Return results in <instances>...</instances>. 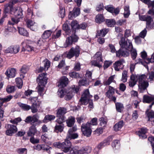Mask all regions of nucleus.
I'll list each match as a JSON object with an SVG mask.
<instances>
[{"mask_svg": "<svg viewBox=\"0 0 154 154\" xmlns=\"http://www.w3.org/2000/svg\"><path fill=\"white\" fill-rule=\"evenodd\" d=\"M119 44L122 48H125L129 51H131V58L133 60H134L137 55V51L135 49H133L132 42L130 40L127 39L126 41L125 38L123 37L121 38L119 42Z\"/></svg>", "mask_w": 154, "mask_h": 154, "instance_id": "1", "label": "nucleus"}, {"mask_svg": "<svg viewBox=\"0 0 154 154\" xmlns=\"http://www.w3.org/2000/svg\"><path fill=\"white\" fill-rule=\"evenodd\" d=\"M92 97V95L90 94L89 90L86 89L85 90L80 100L81 103L86 105L89 102V107L90 108H93V104L92 101L90 99Z\"/></svg>", "mask_w": 154, "mask_h": 154, "instance_id": "2", "label": "nucleus"}, {"mask_svg": "<svg viewBox=\"0 0 154 154\" xmlns=\"http://www.w3.org/2000/svg\"><path fill=\"white\" fill-rule=\"evenodd\" d=\"M138 78L139 90L141 92H143L148 87L149 83L146 81L147 76L144 75H142L137 76Z\"/></svg>", "mask_w": 154, "mask_h": 154, "instance_id": "3", "label": "nucleus"}, {"mask_svg": "<svg viewBox=\"0 0 154 154\" xmlns=\"http://www.w3.org/2000/svg\"><path fill=\"white\" fill-rule=\"evenodd\" d=\"M55 147L59 148H62V150L65 153L68 152L70 150L71 146V143L69 140L66 138L65 141L62 143L60 142H55L53 144Z\"/></svg>", "mask_w": 154, "mask_h": 154, "instance_id": "4", "label": "nucleus"}, {"mask_svg": "<svg viewBox=\"0 0 154 154\" xmlns=\"http://www.w3.org/2000/svg\"><path fill=\"white\" fill-rule=\"evenodd\" d=\"M72 90V89L70 88L68 90L62 89L58 91V94L60 98L65 96V99L69 100L73 97L74 95Z\"/></svg>", "mask_w": 154, "mask_h": 154, "instance_id": "5", "label": "nucleus"}, {"mask_svg": "<svg viewBox=\"0 0 154 154\" xmlns=\"http://www.w3.org/2000/svg\"><path fill=\"white\" fill-rule=\"evenodd\" d=\"M94 58L96 60L91 61V65L99 68L102 67V64L100 63L103 62L101 53L100 52L97 53L94 56Z\"/></svg>", "mask_w": 154, "mask_h": 154, "instance_id": "6", "label": "nucleus"}, {"mask_svg": "<svg viewBox=\"0 0 154 154\" xmlns=\"http://www.w3.org/2000/svg\"><path fill=\"white\" fill-rule=\"evenodd\" d=\"M80 48L79 46H76L75 48H72L67 54L66 57L70 59L74 56L75 57H78L80 53Z\"/></svg>", "mask_w": 154, "mask_h": 154, "instance_id": "7", "label": "nucleus"}, {"mask_svg": "<svg viewBox=\"0 0 154 154\" xmlns=\"http://www.w3.org/2000/svg\"><path fill=\"white\" fill-rule=\"evenodd\" d=\"M139 19L141 21H146V28H152L153 27V22L150 16L143 15L139 16Z\"/></svg>", "mask_w": 154, "mask_h": 154, "instance_id": "8", "label": "nucleus"}, {"mask_svg": "<svg viewBox=\"0 0 154 154\" xmlns=\"http://www.w3.org/2000/svg\"><path fill=\"white\" fill-rule=\"evenodd\" d=\"M79 38L78 36L75 34L72 35L70 36H68L66 39L65 47H66L69 46L78 42Z\"/></svg>", "mask_w": 154, "mask_h": 154, "instance_id": "9", "label": "nucleus"}, {"mask_svg": "<svg viewBox=\"0 0 154 154\" xmlns=\"http://www.w3.org/2000/svg\"><path fill=\"white\" fill-rule=\"evenodd\" d=\"M91 124L87 122L85 124H83L81 126V129L83 134L85 136L89 137L91 133Z\"/></svg>", "mask_w": 154, "mask_h": 154, "instance_id": "10", "label": "nucleus"}, {"mask_svg": "<svg viewBox=\"0 0 154 154\" xmlns=\"http://www.w3.org/2000/svg\"><path fill=\"white\" fill-rule=\"evenodd\" d=\"M7 130L6 131V134L8 136H11L13 134L16 132L17 129L16 126L13 125L7 124L5 126Z\"/></svg>", "mask_w": 154, "mask_h": 154, "instance_id": "11", "label": "nucleus"}, {"mask_svg": "<svg viewBox=\"0 0 154 154\" xmlns=\"http://www.w3.org/2000/svg\"><path fill=\"white\" fill-rule=\"evenodd\" d=\"M30 100L32 103L30 109L33 113H35L37 112V108L39 106V103L37 100V98L36 97H33L31 98Z\"/></svg>", "mask_w": 154, "mask_h": 154, "instance_id": "12", "label": "nucleus"}, {"mask_svg": "<svg viewBox=\"0 0 154 154\" xmlns=\"http://www.w3.org/2000/svg\"><path fill=\"white\" fill-rule=\"evenodd\" d=\"M46 74L43 73L40 74L37 79V81L39 85H45L47 83V78L46 77Z\"/></svg>", "mask_w": 154, "mask_h": 154, "instance_id": "13", "label": "nucleus"}, {"mask_svg": "<svg viewBox=\"0 0 154 154\" xmlns=\"http://www.w3.org/2000/svg\"><path fill=\"white\" fill-rule=\"evenodd\" d=\"M125 63L124 60L123 59H120L116 61L113 65L114 68L115 70L119 71L120 69H122L124 66L123 64Z\"/></svg>", "mask_w": 154, "mask_h": 154, "instance_id": "14", "label": "nucleus"}, {"mask_svg": "<svg viewBox=\"0 0 154 154\" xmlns=\"http://www.w3.org/2000/svg\"><path fill=\"white\" fill-rule=\"evenodd\" d=\"M80 8H74L72 12H70L69 14L68 18L69 19H72L73 17H75L80 14Z\"/></svg>", "mask_w": 154, "mask_h": 154, "instance_id": "15", "label": "nucleus"}, {"mask_svg": "<svg viewBox=\"0 0 154 154\" xmlns=\"http://www.w3.org/2000/svg\"><path fill=\"white\" fill-rule=\"evenodd\" d=\"M38 116L36 115H34L32 116H29L26 117L25 121L27 123H30L32 124L38 122Z\"/></svg>", "mask_w": 154, "mask_h": 154, "instance_id": "16", "label": "nucleus"}, {"mask_svg": "<svg viewBox=\"0 0 154 154\" xmlns=\"http://www.w3.org/2000/svg\"><path fill=\"white\" fill-rule=\"evenodd\" d=\"M68 83V79L65 76H63L60 79L58 86L60 88L64 87L66 86Z\"/></svg>", "mask_w": 154, "mask_h": 154, "instance_id": "17", "label": "nucleus"}, {"mask_svg": "<svg viewBox=\"0 0 154 154\" xmlns=\"http://www.w3.org/2000/svg\"><path fill=\"white\" fill-rule=\"evenodd\" d=\"M50 61L48 60L45 59L42 62V64H43L44 67L41 66L39 69V71L42 72L44 70H48L50 67Z\"/></svg>", "mask_w": 154, "mask_h": 154, "instance_id": "18", "label": "nucleus"}, {"mask_svg": "<svg viewBox=\"0 0 154 154\" xmlns=\"http://www.w3.org/2000/svg\"><path fill=\"white\" fill-rule=\"evenodd\" d=\"M105 9L108 11L112 13L113 14L115 15L118 14L119 12V8H114L111 5H107L105 7Z\"/></svg>", "mask_w": 154, "mask_h": 154, "instance_id": "19", "label": "nucleus"}, {"mask_svg": "<svg viewBox=\"0 0 154 154\" xmlns=\"http://www.w3.org/2000/svg\"><path fill=\"white\" fill-rule=\"evenodd\" d=\"M13 10V5L11 4L7 5L5 6L4 10V17H6L7 16V14H8L11 12Z\"/></svg>", "mask_w": 154, "mask_h": 154, "instance_id": "20", "label": "nucleus"}, {"mask_svg": "<svg viewBox=\"0 0 154 154\" xmlns=\"http://www.w3.org/2000/svg\"><path fill=\"white\" fill-rule=\"evenodd\" d=\"M124 48L126 50L125 51H124L122 49H120L118 51L116 52V55L117 57H119L121 56L126 57L129 55V51L126 49L125 48Z\"/></svg>", "mask_w": 154, "mask_h": 154, "instance_id": "21", "label": "nucleus"}, {"mask_svg": "<svg viewBox=\"0 0 154 154\" xmlns=\"http://www.w3.org/2000/svg\"><path fill=\"white\" fill-rule=\"evenodd\" d=\"M16 70L14 68H9L5 72V74L8 77H14L16 75Z\"/></svg>", "mask_w": 154, "mask_h": 154, "instance_id": "22", "label": "nucleus"}, {"mask_svg": "<svg viewBox=\"0 0 154 154\" xmlns=\"http://www.w3.org/2000/svg\"><path fill=\"white\" fill-rule=\"evenodd\" d=\"M147 129L146 128H142L141 129L138 131V134L140 137L141 139H145L147 138V136L146 134L147 132Z\"/></svg>", "mask_w": 154, "mask_h": 154, "instance_id": "23", "label": "nucleus"}, {"mask_svg": "<svg viewBox=\"0 0 154 154\" xmlns=\"http://www.w3.org/2000/svg\"><path fill=\"white\" fill-rule=\"evenodd\" d=\"M27 26L32 30H35L37 28L36 24L33 21L28 20L26 22Z\"/></svg>", "mask_w": 154, "mask_h": 154, "instance_id": "24", "label": "nucleus"}, {"mask_svg": "<svg viewBox=\"0 0 154 154\" xmlns=\"http://www.w3.org/2000/svg\"><path fill=\"white\" fill-rule=\"evenodd\" d=\"M142 2H143L145 4H147L148 5L149 8L152 7V8L150 9L148 12V14L152 15H154V7H152V6H149V4L151 3L152 1H150V0H140Z\"/></svg>", "mask_w": 154, "mask_h": 154, "instance_id": "25", "label": "nucleus"}, {"mask_svg": "<svg viewBox=\"0 0 154 154\" xmlns=\"http://www.w3.org/2000/svg\"><path fill=\"white\" fill-rule=\"evenodd\" d=\"M66 112V109L63 107H60L57 110V116L59 117H64L63 116Z\"/></svg>", "mask_w": 154, "mask_h": 154, "instance_id": "26", "label": "nucleus"}, {"mask_svg": "<svg viewBox=\"0 0 154 154\" xmlns=\"http://www.w3.org/2000/svg\"><path fill=\"white\" fill-rule=\"evenodd\" d=\"M154 101V96L152 95L149 96L145 95L143 97V102L144 103H150L152 101Z\"/></svg>", "mask_w": 154, "mask_h": 154, "instance_id": "27", "label": "nucleus"}, {"mask_svg": "<svg viewBox=\"0 0 154 154\" xmlns=\"http://www.w3.org/2000/svg\"><path fill=\"white\" fill-rule=\"evenodd\" d=\"M36 131L35 127L34 125H32L29 128L27 132V135L28 136H33L35 135Z\"/></svg>", "mask_w": 154, "mask_h": 154, "instance_id": "28", "label": "nucleus"}, {"mask_svg": "<svg viewBox=\"0 0 154 154\" xmlns=\"http://www.w3.org/2000/svg\"><path fill=\"white\" fill-rule=\"evenodd\" d=\"M14 15L15 16L14 18H16V20H20V19L22 17V9L20 8L16 9L14 12Z\"/></svg>", "mask_w": 154, "mask_h": 154, "instance_id": "29", "label": "nucleus"}, {"mask_svg": "<svg viewBox=\"0 0 154 154\" xmlns=\"http://www.w3.org/2000/svg\"><path fill=\"white\" fill-rule=\"evenodd\" d=\"M71 129H69L67 134L66 138L68 140L75 139L78 137V135L76 133H73L71 132Z\"/></svg>", "mask_w": 154, "mask_h": 154, "instance_id": "30", "label": "nucleus"}, {"mask_svg": "<svg viewBox=\"0 0 154 154\" xmlns=\"http://www.w3.org/2000/svg\"><path fill=\"white\" fill-rule=\"evenodd\" d=\"M115 93V89L112 87L109 86V89L107 92L106 93L105 95L106 97L109 98H110Z\"/></svg>", "mask_w": 154, "mask_h": 154, "instance_id": "31", "label": "nucleus"}, {"mask_svg": "<svg viewBox=\"0 0 154 154\" xmlns=\"http://www.w3.org/2000/svg\"><path fill=\"white\" fill-rule=\"evenodd\" d=\"M75 118L74 117L71 116L69 117L66 120L67 125L69 127H72L75 122Z\"/></svg>", "mask_w": 154, "mask_h": 154, "instance_id": "32", "label": "nucleus"}, {"mask_svg": "<svg viewBox=\"0 0 154 154\" xmlns=\"http://www.w3.org/2000/svg\"><path fill=\"white\" fill-rule=\"evenodd\" d=\"M95 21L97 23H100L104 21V17L102 14H98L95 17Z\"/></svg>", "mask_w": 154, "mask_h": 154, "instance_id": "33", "label": "nucleus"}, {"mask_svg": "<svg viewBox=\"0 0 154 154\" xmlns=\"http://www.w3.org/2000/svg\"><path fill=\"white\" fill-rule=\"evenodd\" d=\"M124 125L123 122L121 121L116 123L114 127V129L115 131H117L120 130Z\"/></svg>", "mask_w": 154, "mask_h": 154, "instance_id": "34", "label": "nucleus"}, {"mask_svg": "<svg viewBox=\"0 0 154 154\" xmlns=\"http://www.w3.org/2000/svg\"><path fill=\"white\" fill-rule=\"evenodd\" d=\"M124 10L123 14L125 18H128L130 14L129 6L128 5L125 6H124Z\"/></svg>", "mask_w": 154, "mask_h": 154, "instance_id": "35", "label": "nucleus"}, {"mask_svg": "<svg viewBox=\"0 0 154 154\" xmlns=\"http://www.w3.org/2000/svg\"><path fill=\"white\" fill-rule=\"evenodd\" d=\"M55 118V116L53 115H48L46 116L43 120L44 122H47L49 121L54 120Z\"/></svg>", "mask_w": 154, "mask_h": 154, "instance_id": "36", "label": "nucleus"}, {"mask_svg": "<svg viewBox=\"0 0 154 154\" xmlns=\"http://www.w3.org/2000/svg\"><path fill=\"white\" fill-rule=\"evenodd\" d=\"M115 76V75H113L109 77L107 80L104 82V85H109L111 83L114 82L115 81L114 80Z\"/></svg>", "mask_w": 154, "mask_h": 154, "instance_id": "37", "label": "nucleus"}, {"mask_svg": "<svg viewBox=\"0 0 154 154\" xmlns=\"http://www.w3.org/2000/svg\"><path fill=\"white\" fill-rule=\"evenodd\" d=\"M108 32V29H103L98 31L97 35L104 37Z\"/></svg>", "mask_w": 154, "mask_h": 154, "instance_id": "38", "label": "nucleus"}, {"mask_svg": "<svg viewBox=\"0 0 154 154\" xmlns=\"http://www.w3.org/2000/svg\"><path fill=\"white\" fill-rule=\"evenodd\" d=\"M18 105L25 110H28L31 108V106L19 102L17 103Z\"/></svg>", "mask_w": 154, "mask_h": 154, "instance_id": "39", "label": "nucleus"}, {"mask_svg": "<svg viewBox=\"0 0 154 154\" xmlns=\"http://www.w3.org/2000/svg\"><path fill=\"white\" fill-rule=\"evenodd\" d=\"M116 106L117 111L119 112H121L124 109L123 104L120 103H116Z\"/></svg>", "mask_w": 154, "mask_h": 154, "instance_id": "40", "label": "nucleus"}, {"mask_svg": "<svg viewBox=\"0 0 154 154\" xmlns=\"http://www.w3.org/2000/svg\"><path fill=\"white\" fill-rule=\"evenodd\" d=\"M29 41L26 40L23 42L22 43V45H26V50L29 51H30L33 50V48L28 44Z\"/></svg>", "mask_w": 154, "mask_h": 154, "instance_id": "41", "label": "nucleus"}, {"mask_svg": "<svg viewBox=\"0 0 154 154\" xmlns=\"http://www.w3.org/2000/svg\"><path fill=\"white\" fill-rule=\"evenodd\" d=\"M72 150L75 154H83L85 153L83 148L79 150L78 147H75L72 148Z\"/></svg>", "mask_w": 154, "mask_h": 154, "instance_id": "42", "label": "nucleus"}, {"mask_svg": "<svg viewBox=\"0 0 154 154\" xmlns=\"http://www.w3.org/2000/svg\"><path fill=\"white\" fill-rule=\"evenodd\" d=\"M106 24L108 27H112L116 23L114 20L112 19H107L106 21Z\"/></svg>", "mask_w": 154, "mask_h": 154, "instance_id": "43", "label": "nucleus"}, {"mask_svg": "<svg viewBox=\"0 0 154 154\" xmlns=\"http://www.w3.org/2000/svg\"><path fill=\"white\" fill-rule=\"evenodd\" d=\"M16 82L17 86L19 88H22L23 85V81L21 78H17L16 79Z\"/></svg>", "mask_w": 154, "mask_h": 154, "instance_id": "44", "label": "nucleus"}, {"mask_svg": "<svg viewBox=\"0 0 154 154\" xmlns=\"http://www.w3.org/2000/svg\"><path fill=\"white\" fill-rule=\"evenodd\" d=\"M127 72L126 70H124L122 75V77L121 78V81L123 82H126L127 79Z\"/></svg>", "mask_w": 154, "mask_h": 154, "instance_id": "45", "label": "nucleus"}, {"mask_svg": "<svg viewBox=\"0 0 154 154\" xmlns=\"http://www.w3.org/2000/svg\"><path fill=\"white\" fill-rule=\"evenodd\" d=\"M63 29L65 31L67 34L69 35L71 32V30L69 28L67 24L64 23L63 25Z\"/></svg>", "mask_w": 154, "mask_h": 154, "instance_id": "46", "label": "nucleus"}, {"mask_svg": "<svg viewBox=\"0 0 154 154\" xmlns=\"http://www.w3.org/2000/svg\"><path fill=\"white\" fill-rule=\"evenodd\" d=\"M19 32L20 34L23 36H27L28 35L27 31L23 28H19Z\"/></svg>", "mask_w": 154, "mask_h": 154, "instance_id": "47", "label": "nucleus"}, {"mask_svg": "<svg viewBox=\"0 0 154 154\" xmlns=\"http://www.w3.org/2000/svg\"><path fill=\"white\" fill-rule=\"evenodd\" d=\"M79 85L80 86H86L89 85V82L85 79L80 80L79 82Z\"/></svg>", "mask_w": 154, "mask_h": 154, "instance_id": "48", "label": "nucleus"}, {"mask_svg": "<svg viewBox=\"0 0 154 154\" xmlns=\"http://www.w3.org/2000/svg\"><path fill=\"white\" fill-rule=\"evenodd\" d=\"M51 34V32L50 30H47L44 32L42 34V37L44 39H46L50 36Z\"/></svg>", "mask_w": 154, "mask_h": 154, "instance_id": "49", "label": "nucleus"}, {"mask_svg": "<svg viewBox=\"0 0 154 154\" xmlns=\"http://www.w3.org/2000/svg\"><path fill=\"white\" fill-rule=\"evenodd\" d=\"M19 21V20H17L16 18L13 17L11 19V21H8V24L9 25L13 26L15 24H17Z\"/></svg>", "mask_w": 154, "mask_h": 154, "instance_id": "50", "label": "nucleus"}, {"mask_svg": "<svg viewBox=\"0 0 154 154\" xmlns=\"http://www.w3.org/2000/svg\"><path fill=\"white\" fill-rule=\"evenodd\" d=\"M41 138L42 140L45 143H47L50 139L47 134H45L42 135L41 136Z\"/></svg>", "mask_w": 154, "mask_h": 154, "instance_id": "51", "label": "nucleus"}, {"mask_svg": "<svg viewBox=\"0 0 154 154\" xmlns=\"http://www.w3.org/2000/svg\"><path fill=\"white\" fill-rule=\"evenodd\" d=\"M71 26L74 29H78L79 25L76 21H73L71 23Z\"/></svg>", "mask_w": 154, "mask_h": 154, "instance_id": "52", "label": "nucleus"}, {"mask_svg": "<svg viewBox=\"0 0 154 154\" xmlns=\"http://www.w3.org/2000/svg\"><path fill=\"white\" fill-rule=\"evenodd\" d=\"M100 121V124L102 126H104L106 124L107 120L106 119L101 117L99 119Z\"/></svg>", "mask_w": 154, "mask_h": 154, "instance_id": "53", "label": "nucleus"}, {"mask_svg": "<svg viewBox=\"0 0 154 154\" xmlns=\"http://www.w3.org/2000/svg\"><path fill=\"white\" fill-rule=\"evenodd\" d=\"M38 94L41 96H42L43 95V90L44 89V87L45 85H38Z\"/></svg>", "mask_w": 154, "mask_h": 154, "instance_id": "54", "label": "nucleus"}, {"mask_svg": "<svg viewBox=\"0 0 154 154\" xmlns=\"http://www.w3.org/2000/svg\"><path fill=\"white\" fill-rule=\"evenodd\" d=\"M63 125H56L55 127V130L56 131L61 132L63 130Z\"/></svg>", "mask_w": 154, "mask_h": 154, "instance_id": "55", "label": "nucleus"}, {"mask_svg": "<svg viewBox=\"0 0 154 154\" xmlns=\"http://www.w3.org/2000/svg\"><path fill=\"white\" fill-rule=\"evenodd\" d=\"M148 76L149 77L147 78L148 80L150 82L152 81L154 77V71H152L149 73L146 76Z\"/></svg>", "mask_w": 154, "mask_h": 154, "instance_id": "56", "label": "nucleus"}, {"mask_svg": "<svg viewBox=\"0 0 154 154\" xmlns=\"http://www.w3.org/2000/svg\"><path fill=\"white\" fill-rule=\"evenodd\" d=\"M69 75L72 78H78L80 77L79 74L75 72H72L69 73Z\"/></svg>", "mask_w": 154, "mask_h": 154, "instance_id": "57", "label": "nucleus"}, {"mask_svg": "<svg viewBox=\"0 0 154 154\" xmlns=\"http://www.w3.org/2000/svg\"><path fill=\"white\" fill-rule=\"evenodd\" d=\"M17 152L19 154H26L27 150L25 148H19L17 149Z\"/></svg>", "mask_w": 154, "mask_h": 154, "instance_id": "58", "label": "nucleus"}, {"mask_svg": "<svg viewBox=\"0 0 154 154\" xmlns=\"http://www.w3.org/2000/svg\"><path fill=\"white\" fill-rule=\"evenodd\" d=\"M146 113L147 114V116L148 118V121H151V119L154 118V112L152 111H151L147 113V112Z\"/></svg>", "mask_w": 154, "mask_h": 154, "instance_id": "59", "label": "nucleus"}, {"mask_svg": "<svg viewBox=\"0 0 154 154\" xmlns=\"http://www.w3.org/2000/svg\"><path fill=\"white\" fill-rule=\"evenodd\" d=\"M15 91L14 87L13 86L8 85L6 91L8 93H11Z\"/></svg>", "mask_w": 154, "mask_h": 154, "instance_id": "60", "label": "nucleus"}, {"mask_svg": "<svg viewBox=\"0 0 154 154\" xmlns=\"http://www.w3.org/2000/svg\"><path fill=\"white\" fill-rule=\"evenodd\" d=\"M13 96L11 95H9L7 96L5 98H0L1 100L4 103L7 102L10 100L12 98Z\"/></svg>", "mask_w": 154, "mask_h": 154, "instance_id": "61", "label": "nucleus"}, {"mask_svg": "<svg viewBox=\"0 0 154 154\" xmlns=\"http://www.w3.org/2000/svg\"><path fill=\"white\" fill-rule=\"evenodd\" d=\"M148 140L150 142L152 147L153 152L154 154V137H150L148 138Z\"/></svg>", "mask_w": 154, "mask_h": 154, "instance_id": "62", "label": "nucleus"}, {"mask_svg": "<svg viewBox=\"0 0 154 154\" xmlns=\"http://www.w3.org/2000/svg\"><path fill=\"white\" fill-rule=\"evenodd\" d=\"M60 10L59 12V16L62 18H63L65 15V10L63 8H60Z\"/></svg>", "mask_w": 154, "mask_h": 154, "instance_id": "63", "label": "nucleus"}, {"mask_svg": "<svg viewBox=\"0 0 154 154\" xmlns=\"http://www.w3.org/2000/svg\"><path fill=\"white\" fill-rule=\"evenodd\" d=\"M120 145L119 141L117 140H114L112 143V146L113 148L116 147L118 148L119 147Z\"/></svg>", "mask_w": 154, "mask_h": 154, "instance_id": "64", "label": "nucleus"}]
</instances>
